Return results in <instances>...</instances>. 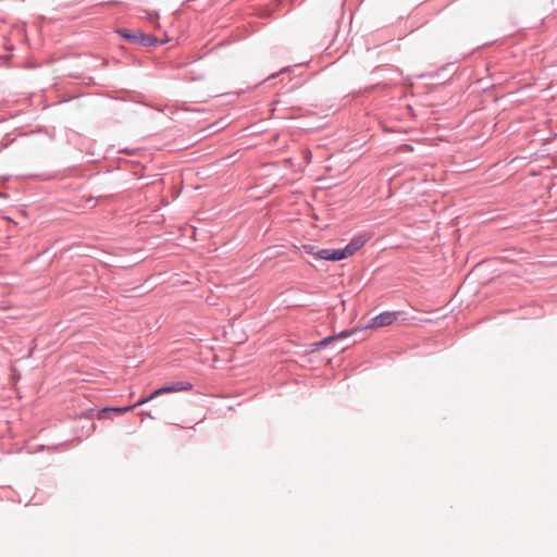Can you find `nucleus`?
Here are the masks:
<instances>
[{"instance_id":"f257e3e1","label":"nucleus","mask_w":557,"mask_h":557,"mask_svg":"<svg viewBox=\"0 0 557 557\" xmlns=\"http://www.w3.org/2000/svg\"><path fill=\"white\" fill-rule=\"evenodd\" d=\"M116 34L127 41L143 47H156L162 44L153 34H146L140 30L120 28L116 29Z\"/></svg>"},{"instance_id":"f03ea898","label":"nucleus","mask_w":557,"mask_h":557,"mask_svg":"<svg viewBox=\"0 0 557 557\" xmlns=\"http://www.w3.org/2000/svg\"><path fill=\"white\" fill-rule=\"evenodd\" d=\"M401 314L400 311H384L372 318L366 327L375 329L392 325Z\"/></svg>"},{"instance_id":"7ed1b4c3","label":"nucleus","mask_w":557,"mask_h":557,"mask_svg":"<svg viewBox=\"0 0 557 557\" xmlns=\"http://www.w3.org/2000/svg\"><path fill=\"white\" fill-rule=\"evenodd\" d=\"M193 389V384L186 381H176L164 384L152 392V396H160L169 393L187 392Z\"/></svg>"},{"instance_id":"20e7f679","label":"nucleus","mask_w":557,"mask_h":557,"mask_svg":"<svg viewBox=\"0 0 557 557\" xmlns=\"http://www.w3.org/2000/svg\"><path fill=\"white\" fill-rule=\"evenodd\" d=\"M315 257L318 259L327 260V261H341L348 258L347 252L344 248L339 249H320Z\"/></svg>"},{"instance_id":"39448f33","label":"nucleus","mask_w":557,"mask_h":557,"mask_svg":"<svg viewBox=\"0 0 557 557\" xmlns=\"http://www.w3.org/2000/svg\"><path fill=\"white\" fill-rule=\"evenodd\" d=\"M369 239L370 236L367 234H359L358 236H355L352 239H350V242L344 247L348 257L352 256L360 248H362Z\"/></svg>"},{"instance_id":"423d86ee","label":"nucleus","mask_w":557,"mask_h":557,"mask_svg":"<svg viewBox=\"0 0 557 557\" xmlns=\"http://www.w3.org/2000/svg\"><path fill=\"white\" fill-rule=\"evenodd\" d=\"M135 406H126V407H106L98 411V419H107L111 412H115L119 414L128 412L133 410Z\"/></svg>"},{"instance_id":"0eeeda50","label":"nucleus","mask_w":557,"mask_h":557,"mask_svg":"<svg viewBox=\"0 0 557 557\" xmlns=\"http://www.w3.org/2000/svg\"><path fill=\"white\" fill-rule=\"evenodd\" d=\"M14 141L13 138H10V134H7L1 140H0V152L7 149L12 143Z\"/></svg>"},{"instance_id":"6e6552de","label":"nucleus","mask_w":557,"mask_h":557,"mask_svg":"<svg viewBox=\"0 0 557 557\" xmlns=\"http://www.w3.org/2000/svg\"><path fill=\"white\" fill-rule=\"evenodd\" d=\"M356 332H357V330H344V331L339 332L338 334H335L334 337H336V341L343 339V338L349 337L350 335H352Z\"/></svg>"},{"instance_id":"1a4fd4ad","label":"nucleus","mask_w":557,"mask_h":557,"mask_svg":"<svg viewBox=\"0 0 557 557\" xmlns=\"http://www.w3.org/2000/svg\"><path fill=\"white\" fill-rule=\"evenodd\" d=\"M334 342H336V337H334V335H330V336L322 338L320 341V345L323 346V348H325L326 346H329L330 344H332Z\"/></svg>"},{"instance_id":"9d476101","label":"nucleus","mask_w":557,"mask_h":557,"mask_svg":"<svg viewBox=\"0 0 557 557\" xmlns=\"http://www.w3.org/2000/svg\"><path fill=\"white\" fill-rule=\"evenodd\" d=\"M157 396H152V393L147 396V397H141L136 404H134L133 406L138 407V406H141L144 404H147L149 403L150 400L154 399Z\"/></svg>"},{"instance_id":"9b49d317","label":"nucleus","mask_w":557,"mask_h":557,"mask_svg":"<svg viewBox=\"0 0 557 557\" xmlns=\"http://www.w3.org/2000/svg\"><path fill=\"white\" fill-rule=\"evenodd\" d=\"M296 66H297V65H294V66H285V67H283L280 72H277V73H274V74L270 75V76L268 77V79L275 78L276 76H278V75H280V74H282V73H289V72L292 71V69H294V67H296Z\"/></svg>"},{"instance_id":"f8f14e48","label":"nucleus","mask_w":557,"mask_h":557,"mask_svg":"<svg viewBox=\"0 0 557 557\" xmlns=\"http://www.w3.org/2000/svg\"><path fill=\"white\" fill-rule=\"evenodd\" d=\"M309 347H310V351H311V352L318 351V350H320V349H322V348H323V346H321V345H320V341H319V342L311 343V344L309 345Z\"/></svg>"},{"instance_id":"ddd939ff","label":"nucleus","mask_w":557,"mask_h":557,"mask_svg":"<svg viewBox=\"0 0 557 557\" xmlns=\"http://www.w3.org/2000/svg\"><path fill=\"white\" fill-rule=\"evenodd\" d=\"M143 414H145V416L149 417V418H150V419H152V420L157 419V417H156V416H153V414L151 413V411H144V412H143Z\"/></svg>"},{"instance_id":"4468645a","label":"nucleus","mask_w":557,"mask_h":557,"mask_svg":"<svg viewBox=\"0 0 557 557\" xmlns=\"http://www.w3.org/2000/svg\"><path fill=\"white\" fill-rule=\"evenodd\" d=\"M108 64H109V61H108V60H103V61L101 62V65H102V66H108Z\"/></svg>"}]
</instances>
